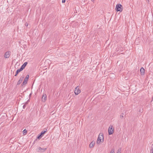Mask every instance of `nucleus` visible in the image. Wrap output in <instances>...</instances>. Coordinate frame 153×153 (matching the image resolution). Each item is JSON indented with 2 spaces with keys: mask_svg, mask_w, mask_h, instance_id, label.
Here are the masks:
<instances>
[{
  "mask_svg": "<svg viewBox=\"0 0 153 153\" xmlns=\"http://www.w3.org/2000/svg\"><path fill=\"white\" fill-rule=\"evenodd\" d=\"M94 142L93 141H92L90 144L89 147L90 148H92L94 145Z\"/></svg>",
  "mask_w": 153,
  "mask_h": 153,
  "instance_id": "obj_10",
  "label": "nucleus"
},
{
  "mask_svg": "<svg viewBox=\"0 0 153 153\" xmlns=\"http://www.w3.org/2000/svg\"><path fill=\"white\" fill-rule=\"evenodd\" d=\"M112 128V126H110L109 127L108 132L109 135L112 134L114 132V129H113Z\"/></svg>",
  "mask_w": 153,
  "mask_h": 153,
  "instance_id": "obj_4",
  "label": "nucleus"
},
{
  "mask_svg": "<svg viewBox=\"0 0 153 153\" xmlns=\"http://www.w3.org/2000/svg\"><path fill=\"white\" fill-rule=\"evenodd\" d=\"M42 135L41 134H40L39 136H38V137H37V138L39 139L41 138L42 137Z\"/></svg>",
  "mask_w": 153,
  "mask_h": 153,
  "instance_id": "obj_19",
  "label": "nucleus"
},
{
  "mask_svg": "<svg viewBox=\"0 0 153 153\" xmlns=\"http://www.w3.org/2000/svg\"><path fill=\"white\" fill-rule=\"evenodd\" d=\"M110 153H114V149H112L111 150Z\"/></svg>",
  "mask_w": 153,
  "mask_h": 153,
  "instance_id": "obj_18",
  "label": "nucleus"
},
{
  "mask_svg": "<svg viewBox=\"0 0 153 153\" xmlns=\"http://www.w3.org/2000/svg\"><path fill=\"white\" fill-rule=\"evenodd\" d=\"M19 72H20L18 70H17L16 71V74L15 75V76H16L19 73Z\"/></svg>",
  "mask_w": 153,
  "mask_h": 153,
  "instance_id": "obj_15",
  "label": "nucleus"
},
{
  "mask_svg": "<svg viewBox=\"0 0 153 153\" xmlns=\"http://www.w3.org/2000/svg\"><path fill=\"white\" fill-rule=\"evenodd\" d=\"M102 140L103 141V135L102 134H100L97 138V144H99L102 141Z\"/></svg>",
  "mask_w": 153,
  "mask_h": 153,
  "instance_id": "obj_1",
  "label": "nucleus"
},
{
  "mask_svg": "<svg viewBox=\"0 0 153 153\" xmlns=\"http://www.w3.org/2000/svg\"><path fill=\"white\" fill-rule=\"evenodd\" d=\"M122 6L120 4H117L116 7V10L117 11L122 12L123 10V8L122 7Z\"/></svg>",
  "mask_w": 153,
  "mask_h": 153,
  "instance_id": "obj_2",
  "label": "nucleus"
},
{
  "mask_svg": "<svg viewBox=\"0 0 153 153\" xmlns=\"http://www.w3.org/2000/svg\"><path fill=\"white\" fill-rule=\"evenodd\" d=\"M29 76L28 75H27L26 76V77H25V79H27L28 80V79L29 78Z\"/></svg>",
  "mask_w": 153,
  "mask_h": 153,
  "instance_id": "obj_21",
  "label": "nucleus"
},
{
  "mask_svg": "<svg viewBox=\"0 0 153 153\" xmlns=\"http://www.w3.org/2000/svg\"><path fill=\"white\" fill-rule=\"evenodd\" d=\"M23 69H24L22 67H21L20 69L18 70L20 72V71H22Z\"/></svg>",
  "mask_w": 153,
  "mask_h": 153,
  "instance_id": "obj_16",
  "label": "nucleus"
},
{
  "mask_svg": "<svg viewBox=\"0 0 153 153\" xmlns=\"http://www.w3.org/2000/svg\"><path fill=\"white\" fill-rule=\"evenodd\" d=\"M121 149H119L117 150V153H121Z\"/></svg>",
  "mask_w": 153,
  "mask_h": 153,
  "instance_id": "obj_17",
  "label": "nucleus"
},
{
  "mask_svg": "<svg viewBox=\"0 0 153 153\" xmlns=\"http://www.w3.org/2000/svg\"><path fill=\"white\" fill-rule=\"evenodd\" d=\"M10 51H7L4 54V57L5 58H7L10 56Z\"/></svg>",
  "mask_w": 153,
  "mask_h": 153,
  "instance_id": "obj_5",
  "label": "nucleus"
},
{
  "mask_svg": "<svg viewBox=\"0 0 153 153\" xmlns=\"http://www.w3.org/2000/svg\"><path fill=\"white\" fill-rule=\"evenodd\" d=\"M25 105H23V108H25Z\"/></svg>",
  "mask_w": 153,
  "mask_h": 153,
  "instance_id": "obj_24",
  "label": "nucleus"
},
{
  "mask_svg": "<svg viewBox=\"0 0 153 153\" xmlns=\"http://www.w3.org/2000/svg\"><path fill=\"white\" fill-rule=\"evenodd\" d=\"M46 149L47 148H42L41 147H39L36 149V150L38 152H45Z\"/></svg>",
  "mask_w": 153,
  "mask_h": 153,
  "instance_id": "obj_3",
  "label": "nucleus"
},
{
  "mask_svg": "<svg viewBox=\"0 0 153 153\" xmlns=\"http://www.w3.org/2000/svg\"><path fill=\"white\" fill-rule=\"evenodd\" d=\"M152 153H153V152H152Z\"/></svg>",
  "mask_w": 153,
  "mask_h": 153,
  "instance_id": "obj_26",
  "label": "nucleus"
},
{
  "mask_svg": "<svg viewBox=\"0 0 153 153\" xmlns=\"http://www.w3.org/2000/svg\"><path fill=\"white\" fill-rule=\"evenodd\" d=\"M123 114H121L120 116V118L121 119H122L123 118Z\"/></svg>",
  "mask_w": 153,
  "mask_h": 153,
  "instance_id": "obj_20",
  "label": "nucleus"
},
{
  "mask_svg": "<svg viewBox=\"0 0 153 153\" xmlns=\"http://www.w3.org/2000/svg\"><path fill=\"white\" fill-rule=\"evenodd\" d=\"M25 25L26 26H28V24L27 23H26Z\"/></svg>",
  "mask_w": 153,
  "mask_h": 153,
  "instance_id": "obj_23",
  "label": "nucleus"
},
{
  "mask_svg": "<svg viewBox=\"0 0 153 153\" xmlns=\"http://www.w3.org/2000/svg\"><path fill=\"white\" fill-rule=\"evenodd\" d=\"M27 130L25 129L23 131V134L24 135H25L27 133Z\"/></svg>",
  "mask_w": 153,
  "mask_h": 153,
  "instance_id": "obj_14",
  "label": "nucleus"
},
{
  "mask_svg": "<svg viewBox=\"0 0 153 153\" xmlns=\"http://www.w3.org/2000/svg\"><path fill=\"white\" fill-rule=\"evenodd\" d=\"M24 78V76H22L20 77L18 81L17 82V84L19 85L22 82L23 79Z\"/></svg>",
  "mask_w": 153,
  "mask_h": 153,
  "instance_id": "obj_8",
  "label": "nucleus"
},
{
  "mask_svg": "<svg viewBox=\"0 0 153 153\" xmlns=\"http://www.w3.org/2000/svg\"><path fill=\"white\" fill-rule=\"evenodd\" d=\"M47 96L45 94H43L42 97V101L45 102L46 100Z\"/></svg>",
  "mask_w": 153,
  "mask_h": 153,
  "instance_id": "obj_7",
  "label": "nucleus"
},
{
  "mask_svg": "<svg viewBox=\"0 0 153 153\" xmlns=\"http://www.w3.org/2000/svg\"><path fill=\"white\" fill-rule=\"evenodd\" d=\"M81 91L79 89L78 86L76 87L75 89L74 93L76 95H78L80 93Z\"/></svg>",
  "mask_w": 153,
  "mask_h": 153,
  "instance_id": "obj_6",
  "label": "nucleus"
},
{
  "mask_svg": "<svg viewBox=\"0 0 153 153\" xmlns=\"http://www.w3.org/2000/svg\"><path fill=\"white\" fill-rule=\"evenodd\" d=\"M140 71L141 75H144V69L143 67L141 68L140 69Z\"/></svg>",
  "mask_w": 153,
  "mask_h": 153,
  "instance_id": "obj_9",
  "label": "nucleus"
},
{
  "mask_svg": "<svg viewBox=\"0 0 153 153\" xmlns=\"http://www.w3.org/2000/svg\"><path fill=\"white\" fill-rule=\"evenodd\" d=\"M27 62H25L21 66L23 69L27 65Z\"/></svg>",
  "mask_w": 153,
  "mask_h": 153,
  "instance_id": "obj_12",
  "label": "nucleus"
},
{
  "mask_svg": "<svg viewBox=\"0 0 153 153\" xmlns=\"http://www.w3.org/2000/svg\"><path fill=\"white\" fill-rule=\"evenodd\" d=\"M47 131V130L46 129L45 130L42 131L41 132V134L42 135H43V134Z\"/></svg>",
  "mask_w": 153,
  "mask_h": 153,
  "instance_id": "obj_13",
  "label": "nucleus"
},
{
  "mask_svg": "<svg viewBox=\"0 0 153 153\" xmlns=\"http://www.w3.org/2000/svg\"><path fill=\"white\" fill-rule=\"evenodd\" d=\"M28 80L27 79H25L24 81L22 84V85H24L26 84L27 83V81Z\"/></svg>",
  "mask_w": 153,
  "mask_h": 153,
  "instance_id": "obj_11",
  "label": "nucleus"
},
{
  "mask_svg": "<svg viewBox=\"0 0 153 153\" xmlns=\"http://www.w3.org/2000/svg\"><path fill=\"white\" fill-rule=\"evenodd\" d=\"M91 0V1H94V0Z\"/></svg>",
  "mask_w": 153,
  "mask_h": 153,
  "instance_id": "obj_25",
  "label": "nucleus"
},
{
  "mask_svg": "<svg viewBox=\"0 0 153 153\" xmlns=\"http://www.w3.org/2000/svg\"><path fill=\"white\" fill-rule=\"evenodd\" d=\"M65 1V0H62V3H64Z\"/></svg>",
  "mask_w": 153,
  "mask_h": 153,
  "instance_id": "obj_22",
  "label": "nucleus"
}]
</instances>
